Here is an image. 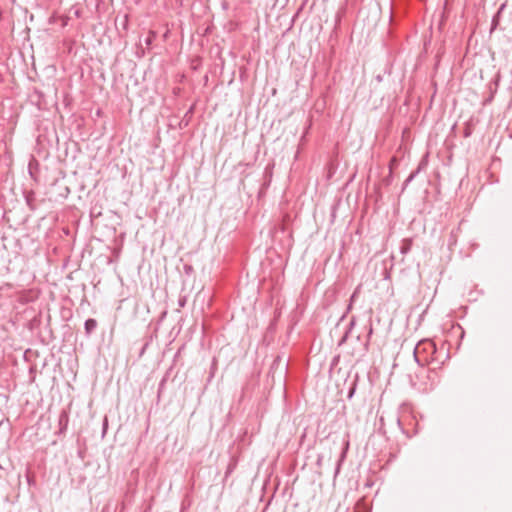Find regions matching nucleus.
<instances>
[{
  "instance_id": "obj_1",
  "label": "nucleus",
  "mask_w": 512,
  "mask_h": 512,
  "mask_svg": "<svg viewBox=\"0 0 512 512\" xmlns=\"http://www.w3.org/2000/svg\"><path fill=\"white\" fill-rule=\"evenodd\" d=\"M96 325V322L92 319L88 320L85 324L87 331H90L92 328H94Z\"/></svg>"
}]
</instances>
